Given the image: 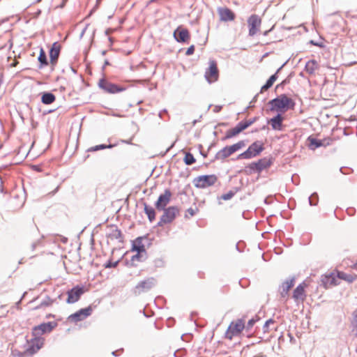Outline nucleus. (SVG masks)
I'll list each match as a JSON object with an SVG mask.
<instances>
[{"label": "nucleus", "instance_id": "f257e3e1", "mask_svg": "<svg viewBox=\"0 0 357 357\" xmlns=\"http://www.w3.org/2000/svg\"><path fill=\"white\" fill-rule=\"evenodd\" d=\"M268 104L271 105V111H277L280 112H284L289 109L294 107V100L287 97L285 94H282L269 101Z\"/></svg>", "mask_w": 357, "mask_h": 357}, {"label": "nucleus", "instance_id": "f03ea898", "mask_svg": "<svg viewBox=\"0 0 357 357\" xmlns=\"http://www.w3.org/2000/svg\"><path fill=\"white\" fill-rule=\"evenodd\" d=\"M264 150L263 143L257 141L252 143L248 149L238 156V159H250L258 155Z\"/></svg>", "mask_w": 357, "mask_h": 357}, {"label": "nucleus", "instance_id": "7ed1b4c3", "mask_svg": "<svg viewBox=\"0 0 357 357\" xmlns=\"http://www.w3.org/2000/svg\"><path fill=\"white\" fill-rule=\"evenodd\" d=\"M245 327V322L243 319H237L236 321H232L225 333V337L232 340L233 337L240 335Z\"/></svg>", "mask_w": 357, "mask_h": 357}, {"label": "nucleus", "instance_id": "20e7f679", "mask_svg": "<svg viewBox=\"0 0 357 357\" xmlns=\"http://www.w3.org/2000/svg\"><path fill=\"white\" fill-rule=\"evenodd\" d=\"M217 180V176L214 174L202 175L196 177L193 181V183L196 188H206L213 185Z\"/></svg>", "mask_w": 357, "mask_h": 357}, {"label": "nucleus", "instance_id": "39448f33", "mask_svg": "<svg viewBox=\"0 0 357 357\" xmlns=\"http://www.w3.org/2000/svg\"><path fill=\"white\" fill-rule=\"evenodd\" d=\"M255 119L253 120L239 122L234 128L229 129L226 132L225 136L222 139H228L238 135L242 131L251 126L255 122Z\"/></svg>", "mask_w": 357, "mask_h": 357}, {"label": "nucleus", "instance_id": "423d86ee", "mask_svg": "<svg viewBox=\"0 0 357 357\" xmlns=\"http://www.w3.org/2000/svg\"><path fill=\"white\" fill-rule=\"evenodd\" d=\"M162 211H164V213L158 223V226L172 222L179 213V209L176 206H169Z\"/></svg>", "mask_w": 357, "mask_h": 357}, {"label": "nucleus", "instance_id": "0eeeda50", "mask_svg": "<svg viewBox=\"0 0 357 357\" xmlns=\"http://www.w3.org/2000/svg\"><path fill=\"white\" fill-rule=\"evenodd\" d=\"M218 75L219 73L216 61L210 60L209 67L205 72V78L209 83H211L218 80Z\"/></svg>", "mask_w": 357, "mask_h": 357}, {"label": "nucleus", "instance_id": "6e6552de", "mask_svg": "<svg viewBox=\"0 0 357 357\" xmlns=\"http://www.w3.org/2000/svg\"><path fill=\"white\" fill-rule=\"evenodd\" d=\"M155 284V280L150 278L139 282L135 287L134 292L135 294H140L142 292L150 290Z\"/></svg>", "mask_w": 357, "mask_h": 357}, {"label": "nucleus", "instance_id": "1a4fd4ad", "mask_svg": "<svg viewBox=\"0 0 357 357\" xmlns=\"http://www.w3.org/2000/svg\"><path fill=\"white\" fill-rule=\"evenodd\" d=\"M98 86L100 89L109 93H116L125 90V88L112 84L104 79L99 81Z\"/></svg>", "mask_w": 357, "mask_h": 357}, {"label": "nucleus", "instance_id": "9d476101", "mask_svg": "<svg viewBox=\"0 0 357 357\" xmlns=\"http://www.w3.org/2000/svg\"><path fill=\"white\" fill-rule=\"evenodd\" d=\"M248 24L249 26V35L253 36L258 32L261 24V20L257 15L253 14L248 18Z\"/></svg>", "mask_w": 357, "mask_h": 357}, {"label": "nucleus", "instance_id": "9b49d317", "mask_svg": "<svg viewBox=\"0 0 357 357\" xmlns=\"http://www.w3.org/2000/svg\"><path fill=\"white\" fill-rule=\"evenodd\" d=\"M55 324L53 322L43 323L37 326H35L32 331L33 336L40 337L45 333L51 332Z\"/></svg>", "mask_w": 357, "mask_h": 357}, {"label": "nucleus", "instance_id": "f8f14e48", "mask_svg": "<svg viewBox=\"0 0 357 357\" xmlns=\"http://www.w3.org/2000/svg\"><path fill=\"white\" fill-rule=\"evenodd\" d=\"M84 293V289L82 287L77 286L68 291V303H74L77 302Z\"/></svg>", "mask_w": 357, "mask_h": 357}, {"label": "nucleus", "instance_id": "ddd939ff", "mask_svg": "<svg viewBox=\"0 0 357 357\" xmlns=\"http://www.w3.org/2000/svg\"><path fill=\"white\" fill-rule=\"evenodd\" d=\"M172 197V192L169 190H165L163 194H161L155 203V207L158 210L162 211L169 203Z\"/></svg>", "mask_w": 357, "mask_h": 357}, {"label": "nucleus", "instance_id": "4468645a", "mask_svg": "<svg viewBox=\"0 0 357 357\" xmlns=\"http://www.w3.org/2000/svg\"><path fill=\"white\" fill-rule=\"evenodd\" d=\"M91 312L92 308L91 306H89L86 308L81 309L79 311L76 312L75 313L71 314L69 317V319L73 321L77 322L84 319L85 318L91 315Z\"/></svg>", "mask_w": 357, "mask_h": 357}, {"label": "nucleus", "instance_id": "2eb2a0df", "mask_svg": "<svg viewBox=\"0 0 357 357\" xmlns=\"http://www.w3.org/2000/svg\"><path fill=\"white\" fill-rule=\"evenodd\" d=\"M271 165V161L270 159L264 158L259 160L257 162H252L249 165V168L257 172H261L263 169H266L270 167Z\"/></svg>", "mask_w": 357, "mask_h": 357}, {"label": "nucleus", "instance_id": "dca6fc26", "mask_svg": "<svg viewBox=\"0 0 357 357\" xmlns=\"http://www.w3.org/2000/svg\"><path fill=\"white\" fill-rule=\"evenodd\" d=\"M307 286L305 282H303L300 284L297 287L294 289L293 293V298L296 302H303L305 297V288Z\"/></svg>", "mask_w": 357, "mask_h": 357}, {"label": "nucleus", "instance_id": "f3484780", "mask_svg": "<svg viewBox=\"0 0 357 357\" xmlns=\"http://www.w3.org/2000/svg\"><path fill=\"white\" fill-rule=\"evenodd\" d=\"M218 12L221 21H232L235 18V14L228 8H219Z\"/></svg>", "mask_w": 357, "mask_h": 357}, {"label": "nucleus", "instance_id": "a211bd4d", "mask_svg": "<svg viewBox=\"0 0 357 357\" xmlns=\"http://www.w3.org/2000/svg\"><path fill=\"white\" fill-rule=\"evenodd\" d=\"M174 36L178 42H186L190 38V34L186 29L181 27L177 28L174 32Z\"/></svg>", "mask_w": 357, "mask_h": 357}, {"label": "nucleus", "instance_id": "6ab92c4d", "mask_svg": "<svg viewBox=\"0 0 357 357\" xmlns=\"http://www.w3.org/2000/svg\"><path fill=\"white\" fill-rule=\"evenodd\" d=\"M295 283V278L292 277L290 279L285 280L280 286V294L281 296L285 298L288 296L289 289L294 287Z\"/></svg>", "mask_w": 357, "mask_h": 357}, {"label": "nucleus", "instance_id": "aec40b11", "mask_svg": "<svg viewBox=\"0 0 357 357\" xmlns=\"http://www.w3.org/2000/svg\"><path fill=\"white\" fill-rule=\"evenodd\" d=\"M60 50V45L57 42L54 43L50 50V62L52 65H54L56 63L59 56Z\"/></svg>", "mask_w": 357, "mask_h": 357}, {"label": "nucleus", "instance_id": "412c9836", "mask_svg": "<svg viewBox=\"0 0 357 357\" xmlns=\"http://www.w3.org/2000/svg\"><path fill=\"white\" fill-rule=\"evenodd\" d=\"M283 116L280 114H278L275 116L268 121V123L275 130H282Z\"/></svg>", "mask_w": 357, "mask_h": 357}, {"label": "nucleus", "instance_id": "4be33fe9", "mask_svg": "<svg viewBox=\"0 0 357 357\" xmlns=\"http://www.w3.org/2000/svg\"><path fill=\"white\" fill-rule=\"evenodd\" d=\"M145 237H138L132 242V250L136 252H146L143 241Z\"/></svg>", "mask_w": 357, "mask_h": 357}, {"label": "nucleus", "instance_id": "5701e85b", "mask_svg": "<svg viewBox=\"0 0 357 357\" xmlns=\"http://www.w3.org/2000/svg\"><path fill=\"white\" fill-rule=\"evenodd\" d=\"M234 153L232 150H231L230 146H227L220 150L215 155V158L217 160H225V158H228L231 155H232Z\"/></svg>", "mask_w": 357, "mask_h": 357}, {"label": "nucleus", "instance_id": "b1692460", "mask_svg": "<svg viewBox=\"0 0 357 357\" xmlns=\"http://www.w3.org/2000/svg\"><path fill=\"white\" fill-rule=\"evenodd\" d=\"M322 282L326 288H328L332 286H335L338 284L337 280L334 273H331L328 275H326L324 278L322 280Z\"/></svg>", "mask_w": 357, "mask_h": 357}, {"label": "nucleus", "instance_id": "393cba45", "mask_svg": "<svg viewBox=\"0 0 357 357\" xmlns=\"http://www.w3.org/2000/svg\"><path fill=\"white\" fill-rule=\"evenodd\" d=\"M318 68H319L318 63L315 60L312 59V60L308 61L306 63L305 70L308 74L313 75L314 73L315 70L318 69Z\"/></svg>", "mask_w": 357, "mask_h": 357}, {"label": "nucleus", "instance_id": "a878e982", "mask_svg": "<svg viewBox=\"0 0 357 357\" xmlns=\"http://www.w3.org/2000/svg\"><path fill=\"white\" fill-rule=\"evenodd\" d=\"M307 141L309 142V148L312 150H314L320 146H326L322 140L317 139L311 136L308 137Z\"/></svg>", "mask_w": 357, "mask_h": 357}, {"label": "nucleus", "instance_id": "bb28decb", "mask_svg": "<svg viewBox=\"0 0 357 357\" xmlns=\"http://www.w3.org/2000/svg\"><path fill=\"white\" fill-rule=\"evenodd\" d=\"M44 344V339L40 337H34L32 342L31 348L30 349L33 353L38 351Z\"/></svg>", "mask_w": 357, "mask_h": 357}, {"label": "nucleus", "instance_id": "cd10ccee", "mask_svg": "<svg viewBox=\"0 0 357 357\" xmlns=\"http://www.w3.org/2000/svg\"><path fill=\"white\" fill-rule=\"evenodd\" d=\"M108 236L112 239H121L122 237L121 231L116 226H110L109 227Z\"/></svg>", "mask_w": 357, "mask_h": 357}, {"label": "nucleus", "instance_id": "c85d7f7f", "mask_svg": "<svg viewBox=\"0 0 357 357\" xmlns=\"http://www.w3.org/2000/svg\"><path fill=\"white\" fill-rule=\"evenodd\" d=\"M56 99L55 96L49 92L44 93L41 97V101L43 104L50 105L54 102Z\"/></svg>", "mask_w": 357, "mask_h": 357}, {"label": "nucleus", "instance_id": "c756f323", "mask_svg": "<svg viewBox=\"0 0 357 357\" xmlns=\"http://www.w3.org/2000/svg\"><path fill=\"white\" fill-rule=\"evenodd\" d=\"M144 212L147 215L148 218L151 222H152L155 218V212L153 207L149 206L146 203L144 204Z\"/></svg>", "mask_w": 357, "mask_h": 357}, {"label": "nucleus", "instance_id": "7c9ffc66", "mask_svg": "<svg viewBox=\"0 0 357 357\" xmlns=\"http://www.w3.org/2000/svg\"><path fill=\"white\" fill-rule=\"evenodd\" d=\"M38 59L40 63V68L44 66H47L48 62H47L46 54L43 48H41L40 50V54H39Z\"/></svg>", "mask_w": 357, "mask_h": 357}, {"label": "nucleus", "instance_id": "2f4dec72", "mask_svg": "<svg viewBox=\"0 0 357 357\" xmlns=\"http://www.w3.org/2000/svg\"><path fill=\"white\" fill-rule=\"evenodd\" d=\"M337 276L339 279L346 280L349 282H352L354 280V277L353 275L344 272H338Z\"/></svg>", "mask_w": 357, "mask_h": 357}, {"label": "nucleus", "instance_id": "473e14b6", "mask_svg": "<svg viewBox=\"0 0 357 357\" xmlns=\"http://www.w3.org/2000/svg\"><path fill=\"white\" fill-rule=\"evenodd\" d=\"M245 146V143L243 140L239 141L237 143L230 146L231 150H232L233 153L238 151V150L241 149L242 148H243Z\"/></svg>", "mask_w": 357, "mask_h": 357}, {"label": "nucleus", "instance_id": "72a5a7b5", "mask_svg": "<svg viewBox=\"0 0 357 357\" xmlns=\"http://www.w3.org/2000/svg\"><path fill=\"white\" fill-rule=\"evenodd\" d=\"M146 257V252H137L136 255L132 257V261H143Z\"/></svg>", "mask_w": 357, "mask_h": 357}, {"label": "nucleus", "instance_id": "f704fd0d", "mask_svg": "<svg viewBox=\"0 0 357 357\" xmlns=\"http://www.w3.org/2000/svg\"><path fill=\"white\" fill-rule=\"evenodd\" d=\"M184 162L186 165H190L195 162V159L192 154L187 153L184 158Z\"/></svg>", "mask_w": 357, "mask_h": 357}, {"label": "nucleus", "instance_id": "c9c22d12", "mask_svg": "<svg viewBox=\"0 0 357 357\" xmlns=\"http://www.w3.org/2000/svg\"><path fill=\"white\" fill-rule=\"evenodd\" d=\"M114 146V144H109V145L100 144V145H97V146L90 148L89 151H99V150H102V149H111Z\"/></svg>", "mask_w": 357, "mask_h": 357}, {"label": "nucleus", "instance_id": "e433bc0d", "mask_svg": "<svg viewBox=\"0 0 357 357\" xmlns=\"http://www.w3.org/2000/svg\"><path fill=\"white\" fill-rule=\"evenodd\" d=\"M234 194L235 193L233 191H229L225 194H223L221 196V199L223 200H229L234 197Z\"/></svg>", "mask_w": 357, "mask_h": 357}, {"label": "nucleus", "instance_id": "4c0bfd02", "mask_svg": "<svg viewBox=\"0 0 357 357\" xmlns=\"http://www.w3.org/2000/svg\"><path fill=\"white\" fill-rule=\"evenodd\" d=\"M309 202L311 206L316 205L317 203V194H313L309 197Z\"/></svg>", "mask_w": 357, "mask_h": 357}, {"label": "nucleus", "instance_id": "58836bf2", "mask_svg": "<svg viewBox=\"0 0 357 357\" xmlns=\"http://www.w3.org/2000/svg\"><path fill=\"white\" fill-rule=\"evenodd\" d=\"M274 323V321L271 319L267 320L264 326H263V328H264V331L266 333V332H268V327L270 326V324H273Z\"/></svg>", "mask_w": 357, "mask_h": 357}, {"label": "nucleus", "instance_id": "ea45409f", "mask_svg": "<svg viewBox=\"0 0 357 357\" xmlns=\"http://www.w3.org/2000/svg\"><path fill=\"white\" fill-rule=\"evenodd\" d=\"M273 84H272L271 82L268 79L266 83L261 88L260 92L262 93L263 91L268 90L273 86Z\"/></svg>", "mask_w": 357, "mask_h": 357}, {"label": "nucleus", "instance_id": "a19ab883", "mask_svg": "<svg viewBox=\"0 0 357 357\" xmlns=\"http://www.w3.org/2000/svg\"><path fill=\"white\" fill-rule=\"evenodd\" d=\"M257 321V319H255L254 318L250 319L248 322L247 326L245 328H246V329L248 331H249L253 326V325L256 323Z\"/></svg>", "mask_w": 357, "mask_h": 357}, {"label": "nucleus", "instance_id": "79ce46f5", "mask_svg": "<svg viewBox=\"0 0 357 357\" xmlns=\"http://www.w3.org/2000/svg\"><path fill=\"white\" fill-rule=\"evenodd\" d=\"M281 69H282V67L279 68L278 69L277 72H276L274 75H271V76L269 77L268 80H269V81H271L272 84H273V83L276 81V79H278V75H277V74L279 73V71H280Z\"/></svg>", "mask_w": 357, "mask_h": 357}, {"label": "nucleus", "instance_id": "37998d69", "mask_svg": "<svg viewBox=\"0 0 357 357\" xmlns=\"http://www.w3.org/2000/svg\"><path fill=\"white\" fill-rule=\"evenodd\" d=\"M281 69H282V67L279 68L278 69L277 72H276L274 75H271V76L269 77L268 80H269V81H271L272 84H273V83L276 81V79H278V75H277V74L279 73V71H280Z\"/></svg>", "mask_w": 357, "mask_h": 357}, {"label": "nucleus", "instance_id": "c03bdc74", "mask_svg": "<svg viewBox=\"0 0 357 357\" xmlns=\"http://www.w3.org/2000/svg\"><path fill=\"white\" fill-rule=\"evenodd\" d=\"M195 52V46L194 45H191L190 47H189L185 52V54L187 56H190L191 54H192Z\"/></svg>", "mask_w": 357, "mask_h": 357}, {"label": "nucleus", "instance_id": "a18cd8bd", "mask_svg": "<svg viewBox=\"0 0 357 357\" xmlns=\"http://www.w3.org/2000/svg\"><path fill=\"white\" fill-rule=\"evenodd\" d=\"M354 321L353 324L357 326V309L354 312Z\"/></svg>", "mask_w": 357, "mask_h": 357}, {"label": "nucleus", "instance_id": "49530a36", "mask_svg": "<svg viewBox=\"0 0 357 357\" xmlns=\"http://www.w3.org/2000/svg\"><path fill=\"white\" fill-rule=\"evenodd\" d=\"M187 213L190 215L193 216L195 214V211L193 208H190L187 210Z\"/></svg>", "mask_w": 357, "mask_h": 357}, {"label": "nucleus", "instance_id": "de8ad7c7", "mask_svg": "<svg viewBox=\"0 0 357 357\" xmlns=\"http://www.w3.org/2000/svg\"><path fill=\"white\" fill-rule=\"evenodd\" d=\"M310 43H312V44H313L314 45H316V46L322 47L321 44H319L318 43H314L313 40H311Z\"/></svg>", "mask_w": 357, "mask_h": 357}, {"label": "nucleus", "instance_id": "09e8293b", "mask_svg": "<svg viewBox=\"0 0 357 357\" xmlns=\"http://www.w3.org/2000/svg\"><path fill=\"white\" fill-rule=\"evenodd\" d=\"M221 109V107L216 106L214 109L215 112H218Z\"/></svg>", "mask_w": 357, "mask_h": 357}, {"label": "nucleus", "instance_id": "8fccbe9b", "mask_svg": "<svg viewBox=\"0 0 357 357\" xmlns=\"http://www.w3.org/2000/svg\"><path fill=\"white\" fill-rule=\"evenodd\" d=\"M38 245V242H35L33 243L32 245H31V247H32V250H34L35 248L36 247V245Z\"/></svg>", "mask_w": 357, "mask_h": 357}, {"label": "nucleus", "instance_id": "3c124183", "mask_svg": "<svg viewBox=\"0 0 357 357\" xmlns=\"http://www.w3.org/2000/svg\"><path fill=\"white\" fill-rule=\"evenodd\" d=\"M117 351H113V352L112 353V355H113V356H117V354H116Z\"/></svg>", "mask_w": 357, "mask_h": 357}, {"label": "nucleus", "instance_id": "603ef678", "mask_svg": "<svg viewBox=\"0 0 357 357\" xmlns=\"http://www.w3.org/2000/svg\"><path fill=\"white\" fill-rule=\"evenodd\" d=\"M267 33H268V31L264 32V35H267Z\"/></svg>", "mask_w": 357, "mask_h": 357}, {"label": "nucleus", "instance_id": "864d4df0", "mask_svg": "<svg viewBox=\"0 0 357 357\" xmlns=\"http://www.w3.org/2000/svg\"><path fill=\"white\" fill-rule=\"evenodd\" d=\"M354 266L356 268L357 267V263L354 265Z\"/></svg>", "mask_w": 357, "mask_h": 357}]
</instances>
